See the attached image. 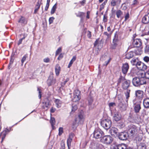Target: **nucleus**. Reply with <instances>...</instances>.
I'll list each match as a JSON object with an SVG mask.
<instances>
[{"mask_svg":"<svg viewBox=\"0 0 149 149\" xmlns=\"http://www.w3.org/2000/svg\"><path fill=\"white\" fill-rule=\"evenodd\" d=\"M142 22L146 24L149 22V13L145 15L143 18L142 19Z\"/></svg>","mask_w":149,"mask_h":149,"instance_id":"obj_21","label":"nucleus"},{"mask_svg":"<svg viewBox=\"0 0 149 149\" xmlns=\"http://www.w3.org/2000/svg\"><path fill=\"white\" fill-rule=\"evenodd\" d=\"M40 5V3L39 2L37 3V4L35 7V9L34 10V12L36 13V12L38 11V9L39 8Z\"/></svg>","mask_w":149,"mask_h":149,"instance_id":"obj_35","label":"nucleus"},{"mask_svg":"<svg viewBox=\"0 0 149 149\" xmlns=\"http://www.w3.org/2000/svg\"><path fill=\"white\" fill-rule=\"evenodd\" d=\"M129 18V14L128 13H127L125 16V21H126Z\"/></svg>","mask_w":149,"mask_h":149,"instance_id":"obj_56","label":"nucleus"},{"mask_svg":"<svg viewBox=\"0 0 149 149\" xmlns=\"http://www.w3.org/2000/svg\"><path fill=\"white\" fill-rule=\"evenodd\" d=\"M80 91L78 89L75 90L73 93V95L80 96Z\"/></svg>","mask_w":149,"mask_h":149,"instance_id":"obj_36","label":"nucleus"},{"mask_svg":"<svg viewBox=\"0 0 149 149\" xmlns=\"http://www.w3.org/2000/svg\"><path fill=\"white\" fill-rule=\"evenodd\" d=\"M118 107L121 111H123L126 109V105L123 103V102H121L118 104Z\"/></svg>","mask_w":149,"mask_h":149,"instance_id":"obj_25","label":"nucleus"},{"mask_svg":"<svg viewBox=\"0 0 149 149\" xmlns=\"http://www.w3.org/2000/svg\"><path fill=\"white\" fill-rule=\"evenodd\" d=\"M88 37L90 38H91V32L89 31H88L87 32V35Z\"/></svg>","mask_w":149,"mask_h":149,"instance_id":"obj_61","label":"nucleus"},{"mask_svg":"<svg viewBox=\"0 0 149 149\" xmlns=\"http://www.w3.org/2000/svg\"><path fill=\"white\" fill-rule=\"evenodd\" d=\"M73 137V135L72 134H70L69 137V138L67 140V144L68 148V149H70L71 146V143L72 141V138Z\"/></svg>","mask_w":149,"mask_h":149,"instance_id":"obj_24","label":"nucleus"},{"mask_svg":"<svg viewBox=\"0 0 149 149\" xmlns=\"http://www.w3.org/2000/svg\"><path fill=\"white\" fill-rule=\"evenodd\" d=\"M118 132V129L116 127H112L109 130V133L112 135H114Z\"/></svg>","mask_w":149,"mask_h":149,"instance_id":"obj_23","label":"nucleus"},{"mask_svg":"<svg viewBox=\"0 0 149 149\" xmlns=\"http://www.w3.org/2000/svg\"><path fill=\"white\" fill-rule=\"evenodd\" d=\"M102 141L105 144H108L111 143L113 138L110 136H105L101 139Z\"/></svg>","mask_w":149,"mask_h":149,"instance_id":"obj_8","label":"nucleus"},{"mask_svg":"<svg viewBox=\"0 0 149 149\" xmlns=\"http://www.w3.org/2000/svg\"><path fill=\"white\" fill-rule=\"evenodd\" d=\"M134 53L132 52H130L127 53L126 55V58L127 59H129L132 58L134 56Z\"/></svg>","mask_w":149,"mask_h":149,"instance_id":"obj_27","label":"nucleus"},{"mask_svg":"<svg viewBox=\"0 0 149 149\" xmlns=\"http://www.w3.org/2000/svg\"><path fill=\"white\" fill-rule=\"evenodd\" d=\"M57 3H56L54 5V6H53L52 8L51 9V10L50 12L51 14H53L55 13Z\"/></svg>","mask_w":149,"mask_h":149,"instance_id":"obj_33","label":"nucleus"},{"mask_svg":"<svg viewBox=\"0 0 149 149\" xmlns=\"http://www.w3.org/2000/svg\"><path fill=\"white\" fill-rule=\"evenodd\" d=\"M73 62H74L72 61V60H71L69 63V64L68 66V68H70L71 66L72 65Z\"/></svg>","mask_w":149,"mask_h":149,"instance_id":"obj_63","label":"nucleus"},{"mask_svg":"<svg viewBox=\"0 0 149 149\" xmlns=\"http://www.w3.org/2000/svg\"><path fill=\"white\" fill-rule=\"evenodd\" d=\"M116 147L117 149H127L126 145L125 144L118 145Z\"/></svg>","mask_w":149,"mask_h":149,"instance_id":"obj_29","label":"nucleus"},{"mask_svg":"<svg viewBox=\"0 0 149 149\" xmlns=\"http://www.w3.org/2000/svg\"><path fill=\"white\" fill-rule=\"evenodd\" d=\"M143 104L144 107L146 109L149 108V98H146L143 101Z\"/></svg>","mask_w":149,"mask_h":149,"instance_id":"obj_20","label":"nucleus"},{"mask_svg":"<svg viewBox=\"0 0 149 149\" xmlns=\"http://www.w3.org/2000/svg\"><path fill=\"white\" fill-rule=\"evenodd\" d=\"M116 0H111V5L113 6H114L116 5Z\"/></svg>","mask_w":149,"mask_h":149,"instance_id":"obj_49","label":"nucleus"},{"mask_svg":"<svg viewBox=\"0 0 149 149\" xmlns=\"http://www.w3.org/2000/svg\"><path fill=\"white\" fill-rule=\"evenodd\" d=\"M72 111H74L75 110H76L77 109V107L76 105H74V104H72Z\"/></svg>","mask_w":149,"mask_h":149,"instance_id":"obj_46","label":"nucleus"},{"mask_svg":"<svg viewBox=\"0 0 149 149\" xmlns=\"http://www.w3.org/2000/svg\"><path fill=\"white\" fill-rule=\"evenodd\" d=\"M49 5V3H47L46 6L45 8V10H47Z\"/></svg>","mask_w":149,"mask_h":149,"instance_id":"obj_62","label":"nucleus"},{"mask_svg":"<svg viewBox=\"0 0 149 149\" xmlns=\"http://www.w3.org/2000/svg\"><path fill=\"white\" fill-rule=\"evenodd\" d=\"M58 134L61 136L63 133V128L62 127H60L58 129Z\"/></svg>","mask_w":149,"mask_h":149,"instance_id":"obj_43","label":"nucleus"},{"mask_svg":"<svg viewBox=\"0 0 149 149\" xmlns=\"http://www.w3.org/2000/svg\"><path fill=\"white\" fill-rule=\"evenodd\" d=\"M50 59L49 58H45L43 59V61L46 63H47L49 62Z\"/></svg>","mask_w":149,"mask_h":149,"instance_id":"obj_55","label":"nucleus"},{"mask_svg":"<svg viewBox=\"0 0 149 149\" xmlns=\"http://www.w3.org/2000/svg\"><path fill=\"white\" fill-rule=\"evenodd\" d=\"M90 148L91 149H106L102 144L95 142L91 143Z\"/></svg>","mask_w":149,"mask_h":149,"instance_id":"obj_6","label":"nucleus"},{"mask_svg":"<svg viewBox=\"0 0 149 149\" xmlns=\"http://www.w3.org/2000/svg\"><path fill=\"white\" fill-rule=\"evenodd\" d=\"M136 66L139 70H144L147 68V66L143 63L139 61Z\"/></svg>","mask_w":149,"mask_h":149,"instance_id":"obj_12","label":"nucleus"},{"mask_svg":"<svg viewBox=\"0 0 149 149\" xmlns=\"http://www.w3.org/2000/svg\"><path fill=\"white\" fill-rule=\"evenodd\" d=\"M81 98L80 96H75V95H73V97L72 98V100L73 102H76L79 101Z\"/></svg>","mask_w":149,"mask_h":149,"instance_id":"obj_31","label":"nucleus"},{"mask_svg":"<svg viewBox=\"0 0 149 149\" xmlns=\"http://www.w3.org/2000/svg\"><path fill=\"white\" fill-rule=\"evenodd\" d=\"M90 14V11H88L86 13V18L87 19H89L90 18L89 15Z\"/></svg>","mask_w":149,"mask_h":149,"instance_id":"obj_58","label":"nucleus"},{"mask_svg":"<svg viewBox=\"0 0 149 149\" xmlns=\"http://www.w3.org/2000/svg\"><path fill=\"white\" fill-rule=\"evenodd\" d=\"M101 125L104 129L107 130L111 126V121L110 119L108 118L102 119L101 120Z\"/></svg>","mask_w":149,"mask_h":149,"instance_id":"obj_3","label":"nucleus"},{"mask_svg":"<svg viewBox=\"0 0 149 149\" xmlns=\"http://www.w3.org/2000/svg\"><path fill=\"white\" fill-rule=\"evenodd\" d=\"M139 147L141 149H146V145L144 143H141Z\"/></svg>","mask_w":149,"mask_h":149,"instance_id":"obj_44","label":"nucleus"},{"mask_svg":"<svg viewBox=\"0 0 149 149\" xmlns=\"http://www.w3.org/2000/svg\"><path fill=\"white\" fill-rule=\"evenodd\" d=\"M61 71V67L58 64H57L55 66V71L56 75H59Z\"/></svg>","mask_w":149,"mask_h":149,"instance_id":"obj_26","label":"nucleus"},{"mask_svg":"<svg viewBox=\"0 0 149 149\" xmlns=\"http://www.w3.org/2000/svg\"><path fill=\"white\" fill-rule=\"evenodd\" d=\"M54 17H51L49 18V24H51L53 23V21L54 19Z\"/></svg>","mask_w":149,"mask_h":149,"instance_id":"obj_50","label":"nucleus"},{"mask_svg":"<svg viewBox=\"0 0 149 149\" xmlns=\"http://www.w3.org/2000/svg\"><path fill=\"white\" fill-rule=\"evenodd\" d=\"M27 55H25L22 57V60H21V62H22L21 65H23L24 62L26 60V58H27Z\"/></svg>","mask_w":149,"mask_h":149,"instance_id":"obj_42","label":"nucleus"},{"mask_svg":"<svg viewBox=\"0 0 149 149\" xmlns=\"http://www.w3.org/2000/svg\"><path fill=\"white\" fill-rule=\"evenodd\" d=\"M84 14L85 13L84 12H78V13L76 14V15L77 17H81L82 16H84Z\"/></svg>","mask_w":149,"mask_h":149,"instance_id":"obj_39","label":"nucleus"},{"mask_svg":"<svg viewBox=\"0 0 149 149\" xmlns=\"http://www.w3.org/2000/svg\"><path fill=\"white\" fill-rule=\"evenodd\" d=\"M132 44L134 47H140L142 45V42L140 39H134Z\"/></svg>","mask_w":149,"mask_h":149,"instance_id":"obj_10","label":"nucleus"},{"mask_svg":"<svg viewBox=\"0 0 149 149\" xmlns=\"http://www.w3.org/2000/svg\"><path fill=\"white\" fill-rule=\"evenodd\" d=\"M133 101L134 111L136 113H139L141 108V101H137L136 100H133Z\"/></svg>","mask_w":149,"mask_h":149,"instance_id":"obj_5","label":"nucleus"},{"mask_svg":"<svg viewBox=\"0 0 149 149\" xmlns=\"http://www.w3.org/2000/svg\"><path fill=\"white\" fill-rule=\"evenodd\" d=\"M11 131V128H10L9 129H7L6 128V130L3 132H4V133H6V132H9L10 131Z\"/></svg>","mask_w":149,"mask_h":149,"instance_id":"obj_60","label":"nucleus"},{"mask_svg":"<svg viewBox=\"0 0 149 149\" xmlns=\"http://www.w3.org/2000/svg\"><path fill=\"white\" fill-rule=\"evenodd\" d=\"M55 118H54L51 117L50 120V123L53 129H54V125H55Z\"/></svg>","mask_w":149,"mask_h":149,"instance_id":"obj_34","label":"nucleus"},{"mask_svg":"<svg viewBox=\"0 0 149 149\" xmlns=\"http://www.w3.org/2000/svg\"><path fill=\"white\" fill-rule=\"evenodd\" d=\"M122 81H123L122 85L123 88L124 89H127L130 86V81L129 80H126L124 77L121 76L118 79V82L120 83Z\"/></svg>","mask_w":149,"mask_h":149,"instance_id":"obj_4","label":"nucleus"},{"mask_svg":"<svg viewBox=\"0 0 149 149\" xmlns=\"http://www.w3.org/2000/svg\"><path fill=\"white\" fill-rule=\"evenodd\" d=\"M103 34L104 35H105L107 36V39L109 38L110 36V34L107 32H104V33Z\"/></svg>","mask_w":149,"mask_h":149,"instance_id":"obj_52","label":"nucleus"},{"mask_svg":"<svg viewBox=\"0 0 149 149\" xmlns=\"http://www.w3.org/2000/svg\"><path fill=\"white\" fill-rule=\"evenodd\" d=\"M43 107H47L49 104V102H43Z\"/></svg>","mask_w":149,"mask_h":149,"instance_id":"obj_45","label":"nucleus"},{"mask_svg":"<svg viewBox=\"0 0 149 149\" xmlns=\"http://www.w3.org/2000/svg\"><path fill=\"white\" fill-rule=\"evenodd\" d=\"M111 60V58L105 55H102L100 58V61H106L103 64L104 65L106 66Z\"/></svg>","mask_w":149,"mask_h":149,"instance_id":"obj_9","label":"nucleus"},{"mask_svg":"<svg viewBox=\"0 0 149 149\" xmlns=\"http://www.w3.org/2000/svg\"><path fill=\"white\" fill-rule=\"evenodd\" d=\"M128 134L126 132H122L119 133L118 137L121 140H127L128 136Z\"/></svg>","mask_w":149,"mask_h":149,"instance_id":"obj_11","label":"nucleus"},{"mask_svg":"<svg viewBox=\"0 0 149 149\" xmlns=\"http://www.w3.org/2000/svg\"><path fill=\"white\" fill-rule=\"evenodd\" d=\"M121 118L120 114L118 111H116L114 113L113 118L116 121L120 120Z\"/></svg>","mask_w":149,"mask_h":149,"instance_id":"obj_19","label":"nucleus"},{"mask_svg":"<svg viewBox=\"0 0 149 149\" xmlns=\"http://www.w3.org/2000/svg\"><path fill=\"white\" fill-rule=\"evenodd\" d=\"M139 61L137 58H133L131 60V62L133 65L136 66Z\"/></svg>","mask_w":149,"mask_h":149,"instance_id":"obj_30","label":"nucleus"},{"mask_svg":"<svg viewBox=\"0 0 149 149\" xmlns=\"http://www.w3.org/2000/svg\"><path fill=\"white\" fill-rule=\"evenodd\" d=\"M37 90H38V93H39V95H38V97L40 99L41 97V91L39 88H38Z\"/></svg>","mask_w":149,"mask_h":149,"instance_id":"obj_54","label":"nucleus"},{"mask_svg":"<svg viewBox=\"0 0 149 149\" xmlns=\"http://www.w3.org/2000/svg\"><path fill=\"white\" fill-rule=\"evenodd\" d=\"M93 137L96 139L101 138L104 134L103 132L100 129H95L93 133Z\"/></svg>","mask_w":149,"mask_h":149,"instance_id":"obj_7","label":"nucleus"},{"mask_svg":"<svg viewBox=\"0 0 149 149\" xmlns=\"http://www.w3.org/2000/svg\"><path fill=\"white\" fill-rule=\"evenodd\" d=\"M1 134H2V137L1 138V143H2L3 141V140L4 139L5 137L6 134V133H4V132H1Z\"/></svg>","mask_w":149,"mask_h":149,"instance_id":"obj_48","label":"nucleus"},{"mask_svg":"<svg viewBox=\"0 0 149 149\" xmlns=\"http://www.w3.org/2000/svg\"><path fill=\"white\" fill-rule=\"evenodd\" d=\"M129 69V65L128 63H125L123 64L122 67V71L124 74L125 75L126 74Z\"/></svg>","mask_w":149,"mask_h":149,"instance_id":"obj_14","label":"nucleus"},{"mask_svg":"<svg viewBox=\"0 0 149 149\" xmlns=\"http://www.w3.org/2000/svg\"><path fill=\"white\" fill-rule=\"evenodd\" d=\"M56 107L58 108H59L61 107V101L59 100L56 99L55 100Z\"/></svg>","mask_w":149,"mask_h":149,"instance_id":"obj_32","label":"nucleus"},{"mask_svg":"<svg viewBox=\"0 0 149 149\" xmlns=\"http://www.w3.org/2000/svg\"><path fill=\"white\" fill-rule=\"evenodd\" d=\"M144 51L146 54H149V45H147L145 47Z\"/></svg>","mask_w":149,"mask_h":149,"instance_id":"obj_40","label":"nucleus"},{"mask_svg":"<svg viewBox=\"0 0 149 149\" xmlns=\"http://www.w3.org/2000/svg\"><path fill=\"white\" fill-rule=\"evenodd\" d=\"M130 90L127 89L125 92V100L127 104H128V100L130 97Z\"/></svg>","mask_w":149,"mask_h":149,"instance_id":"obj_18","label":"nucleus"},{"mask_svg":"<svg viewBox=\"0 0 149 149\" xmlns=\"http://www.w3.org/2000/svg\"><path fill=\"white\" fill-rule=\"evenodd\" d=\"M139 77H135L132 80L133 85L136 87H138L146 84V80L143 78V73L139 72Z\"/></svg>","mask_w":149,"mask_h":149,"instance_id":"obj_1","label":"nucleus"},{"mask_svg":"<svg viewBox=\"0 0 149 149\" xmlns=\"http://www.w3.org/2000/svg\"><path fill=\"white\" fill-rule=\"evenodd\" d=\"M139 130V127L133 125L131 124L128 127L127 133L130 135L134 136L137 134Z\"/></svg>","mask_w":149,"mask_h":149,"instance_id":"obj_2","label":"nucleus"},{"mask_svg":"<svg viewBox=\"0 0 149 149\" xmlns=\"http://www.w3.org/2000/svg\"><path fill=\"white\" fill-rule=\"evenodd\" d=\"M78 116L79 119V123L81 124H83L84 120L85 115L82 111L80 112Z\"/></svg>","mask_w":149,"mask_h":149,"instance_id":"obj_13","label":"nucleus"},{"mask_svg":"<svg viewBox=\"0 0 149 149\" xmlns=\"http://www.w3.org/2000/svg\"><path fill=\"white\" fill-rule=\"evenodd\" d=\"M69 80V79H66L63 82H62L61 83V86H64V85H65V84L66 82H67Z\"/></svg>","mask_w":149,"mask_h":149,"instance_id":"obj_53","label":"nucleus"},{"mask_svg":"<svg viewBox=\"0 0 149 149\" xmlns=\"http://www.w3.org/2000/svg\"><path fill=\"white\" fill-rule=\"evenodd\" d=\"M56 79L53 78L52 76H50L47 80V83L48 86L54 85L56 82Z\"/></svg>","mask_w":149,"mask_h":149,"instance_id":"obj_15","label":"nucleus"},{"mask_svg":"<svg viewBox=\"0 0 149 149\" xmlns=\"http://www.w3.org/2000/svg\"><path fill=\"white\" fill-rule=\"evenodd\" d=\"M144 75L143 76V78L145 77L147 79H149V70L147 71L145 74H144Z\"/></svg>","mask_w":149,"mask_h":149,"instance_id":"obj_41","label":"nucleus"},{"mask_svg":"<svg viewBox=\"0 0 149 149\" xmlns=\"http://www.w3.org/2000/svg\"><path fill=\"white\" fill-rule=\"evenodd\" d=\"M122 14L123 13L120 10H118L116 12V16L118 18H119Z\"/></svg>","mask_w":149,"mask_h":149,"instance_id":"obj_38","label":"nucleus"},{"mask_svg":"<svg viewBox=\"0 0 149 149\" xmlns=\"http://www.w3.org/2000/svg\"><path fill=\"white\" fill-rule=\"evenodd\" d=\"M116 106V104L114 102H111L109 103V106L110 111H111V109Z\"/></svg>","mask_w":149,"mask_h":149,"instance_id":"obj_37","label":"nucleus"},{"mask_svg":"<svg viewBox=\"0 0 149 149\" xmlns=\"http://www.w3.org/2000/svg\"><path fill=\"white\" fill-rule=\"evenodd\" d=\"M118 35L116 33L115 34V35L113 39V48L115 49L118 44Z\"/></svg>","mask_w":149,"mask_h":149,"instance_id":"obj_16","label":"nucleus"},{"mask_svg":"<svg viewBox=\"0 0 149 149\" xmlns=\"http://www.w3.org/2000/svg\"><path fill=\"white\" fill-rule=\"evenodd\" d=\"M107 30L108 32H110V33L111 34L113 32V31H111V26H108L107 27Z\"/></svg>","mask_w":149,"mask_h":149,"instance_id":"obj_59","label":"nucleus"},{"mask_svg":"<svg viewBox=\"0 0 149 149\" xmlns=\"http://www.w3.org/2000/svg\"><path fill=\"white\" fill-rule=\"evenodd\" d=\"M107 17L105 15H104L103 21L104 22H107Z\"/></svg>","mask_w":149,"mask_h":149,"instance_id":"obj_57","label":"nucleus"},{"mask_svg":"<svg viewBox=\"0 0 149 149\" xmlns=\"http://www.w3.org/2000/svg\"><path fill=\"white\" fill-rule=\"evenodd\" d=\"M18 22L22 24H27V20L25 18L21 17L19 19Z\"/></svg>","mask_w":149,"mask_h":149,"instance_id":"obj_28","label":"nucleus"},{"mask_svg":"<svg viewBox=\"0 0 149 149\" xmlns=\"http://www.w3.org/2000/svg\"><path fill=\"white\" fill-rule=\"evenodd\" d=\"M143 91L140 90H138L136 91L135 95L136 97L141 99L143 96Z\"/></svg>","mask_w":149,"mask_h":149,"instance_id":"obj_22","label":"nucleus"},{"mask_svg":"<svg viewBox=\"0 0 149 149\" xmlns=\"http://www.w3.org/2000/svg\"><path fill=\"white\" fill-rule=\"evenodd\" d=\"M85 2L86 0H83L82 1L80 2V3L82 6H84V4L85 3Z\"/></svg>","mask_w":149,"mask_h":149,"instance_id":"obj_64","label":"nucleus"},{"mask_svg":"<svg viewBox=\"0 0 149 149\" xmlns=\"http://www.w3.org/2000/svg\"><path fill=\"white\" fill-rule=\"evenodd\" d=\"M88 104L90 109H92L95 107L94 104L93 102V98L91 96L88 97Z\"/></svg>","mask_w":149,"mask_h":149,"instance_id":"obj_17","label":"nucleus"},{"mask_svg":"<svg viewBox=\"0 0 149 149\" xmlns=\"http://www.w3.org/2000/svg\"><path fill=\"white\" fill-rule=\"evenodd\" d=\"M144 61L147 63L149 62V57L148 56H145L143 58Z\"/></svg>","mask_w":149,"mask_h":149,"instance_id":"obj_47","label":"nucleus"},{"mask_svg":"<svg viewBox=\"0 0 149 149\" xmlns=\"http://www.w3.org/2000/svg\"><path fill=\"white\" fill-rule=\"evenodd\" d=\"M61 47L58 48L57 50H56V56L60 52H61Z\"/></svg>","mask_w":149,"mask_h":149,"instance_id":"obj_51","label":"nucleus"}]
</instances>
